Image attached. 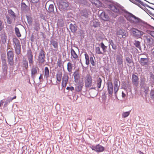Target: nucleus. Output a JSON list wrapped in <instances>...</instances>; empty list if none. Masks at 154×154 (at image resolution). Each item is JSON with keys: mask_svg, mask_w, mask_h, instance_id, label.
Returning <instances> with one entry per match:
<instances>
[{"mask_svg": "<svg viewBox=\"0 0 154 154\" xmlns=\"http://www.w3.org/2000/svg\"><path fill=\"white\" fill-rule=\"evenodd\" d=\"M69 76L67 74H64L62 78V87L65 88L68 82L69 79Z\"/></svg>", "mask_w": 154, "mask_h": 154, "instance_id": "obj_11", "label": "nucleus"}, {"mask_svg": "<svg viewBox=\"0 0 154 154\" xmlns=\"http://www.w3.org/2000/svg\"><path fill=\"white\" fill-rule=\"evenodd\" d=\"M109 43L112 46V48L114 50H116L117 49V46L114 44L113 41L112 40H111L109 41Z\"/></svg>", "mask_w": 154, "mask_h": 154, "instance_id": "obj_32", "label": "nucleus"}, {"mask_svg": "<svg viewBox=\"0 0 154 154\" xmlns=\"http://www.w3.org/2000/svg\"><path fill=\"white\" fill-rule=\"evenodd\" d=\"M27 67H28V64H27Z\"/></svg>", "mask_w": 154, "mask_h": 154, "instance_id": "obj_63", "label": "nucleus"}, {"mask_svg": "<svg viewBox=\"0 0 154 154\" xmlns=\"http://www.w3.org/2000/svg\"><path fill=\"white\" fill-rule=\"evenodd\" d=\"M43 79V75L42 74H41L39 77V79L40 80Z\"/></svg>", "mask_w": 154, "mask_h": 154, "instance_id": "obj_51", "label": "nucleus"}, {"mask_svg": "<svg viewBox=\"0 0 154 154\" xmlns=\"http://www.w3.org/2000/svg\"><path fill=\"white\" fill-rule=\"evenodd\" d=\"M107 90L108 93L112 94L113 93V88L112 83V82H108L107 83Z\"/></svg>", "mask_w": 154, "mask_h": 154, "instance_id": "obj_15", "label": "nucleus"}, {"mask_svg": "<svg viewBox=\"0 0 154 154\" xmlns=\"http://www.w3.org/2000/svg\"><path fill=\"white\" fill-rule=\"evenodd\" d=\"M71 56L74 59H78V56L74 50L72 48L71 49Z\"/></svg>", "mask_w": 154, "mask_h": 154, "instance_id": "obj_21", "label": "nucleus"}, {"mask_svg": "<svg viewBox=\"0 0 154 154\" xmlns=\"http://www.w3.org/2000/svg\"><path fill=\"white\" fill-rule=\"evenodd\" d=\"M140 86L141 88L144 89L145 90V92L146 93L148 91L149 88L144 83L140 85Z\"/></svg>", "mask_w": 154, "mask_h": 154, "instance_id": "obj_27", "label": "nucleus"}, {"mask_svg": "<svg viewBox=\"0 0 154 154\" xmlns=\"http://www.w3.org/2000/svg\"><path fill=\"white\" fill-rule=\"evenodd\" d=\"M45 52L43 49H41L38 57V60L39 63H43L45 61Z\"/></svg>", "mask_w": 154, "mask_h": 154, "instance_id": "obj_7", "label": "nucleus"}, {"mask_svg": "<svg viewBox=\"0 0 154 154\" xmlns=\"http://www.w3.org/2000/svg\"><path fill=\"white\" fill-rule=\"evenodd\" d=\"M100 46L103 52L105 53L106 51V49L107 48V47L106 46L103 42L100 43Z\"/></svg>", "mask_w": 154, "mask_h": 154, "instance_id": "obj_29", "label": "nucleus"}, {"mask_svg": "<svg viewBox=\"0 0 154 154\" xmlns=\"http://www.w3.org/2000/svg\"><path fill=\"white\" fill-rule=\"evenodd\" d=\"M69 90L71 91H72L74 90V88L72 86L70 87Z\"/></svg>", "mask_w": 154, "mask_h": 154, "instance_id": "obj_53", "label": "nucleus"}, {"mask_svg": "<svg viewBox=\"0 0 154 154\" xmlns=\"http://www.w3.org/2000/svg\"><path fill=\"white\" fill-rule=\"evenodd\" d=\"M136 1H138V0H135Z\"/></svg>", "mask_w": 154, "mask_h": 154, "instance_id": "obj_60", "label": "nucleus"}, {"mask_svg": "<svg viewBox=\"0 0 154 154\" xmlns=\"http://www.w3.org/2000/svg\"><path fill=\"white\" fill-rule=\"evenodd\" d=\"M27 55L28 57H33L32 53L31 50H29L27 51Z\"/></svg>", "mask_w": 154, "mask_h": 154, "instance_id": "obj_38", "label": "nucleus"}, {"mask_svg": "<svg viewBox=\"0 0 154 154\" xmlns=\"http://www.w3.org/2000/svg\"><path fill=\"white\" fill-rule=\"evenodd\" d=\"M80 75V73L78 70H76L74 72L73 76L74 78V82H75L78 83L79 82Z\"/></svg>", "mask_w": 154, "mask_h": 154, "instance_id": "obj_10", "label": "nucleus"}, {"mask_svg": "<svg viewBox=\"0 0 154 154\" xmlns=\"http://www.w3.org/2000/svg\"><path fill=\"white\" fill-rule=\"evenodd\" d=\"M23 5H25V4L24 3V4H23Z\"/></svg>", "mask_w": 154, "mask_h": 154, "instance_id": "obj_62", "label": "nucleus"}, {"mask_svg": "<svg viewBox=\"0 0 154 154\" xmlns=\"http://www.w3.org/2000/svg\"><path fill=\"white\" fill-rule=\"evenodd\" d=\"M16 96L14 97L13 98L10 99V101H11L12 100L16 99Z\"/></svg>", "mask_w": 154, "mask_h": 154, "instance_id": "obj_56", "label": "nucleus"}, {"mask_svg": "<svg viewBox=\"0 0 154 154\" xmlns=\"http://www.w3.org/2000/svg\"><path fill=\"white\" fill-rule=\"evenodd\" d=\"M93 150L97 152H101L104 150V147L99 144L95 146H92L89 147Z\"/></svg>", "mask_w": 154, "mask_h": 154, "instance_id": "obj_8", "label": "nucleus"}, {"mask_svg": "<svg viewBox=\"0 0 154 154\" xmlns=\"http://www.w3.org/2000/svg\"><path fill=\"white\" fill-rule=\"evenodd\" d=\"M8 12L10 15L12 16L14 19H15L16 17V16L14 12V11L10 9L8 10Z\"/></svg>", "mask_w": 154, "mask_h": 154, "instance_id": "obj_30", "label": "nucleus"}, {"mask_svg": "<svg viewBox=\"0 0 154 154\" xmlns=\"http://www.w3.org/2000/svg\"><path fill=\"white\" fill-rule=\"evenodd\" d=\"M123 15L127 21L134 26L137 27L142 30H145L149 26L144 21L132 13L126 11Z\"/></svg>", "mask_w": 154, "mask_h": 154, "instance_id": "obj_1", "label": "nucleus"}, {"mask_svg": "<svg viewBox=\"0 0 154 154\" xmlns=\"http://www.w3.org/2000/svg\"><path fill=\"white\" fill-rule=\"evenodd\" d=\"M79 83L78 85L75 87V90L77 92L81 91L83 86V83L82 82Z\"/></svg>", "mask_w": 154, "mask_h": 154, "instance_id": "obj_20", "label": "nucleus"}, {"mask_svg": "<svg viewBox=\"0 0 154 154\" xmlns=\"http://www.w3.org/2000/svg\"><path fill=\"white\" fill-rule=\"evenodd\" d=\"M7 101L8 102L10 103V102H11V101H10V99H9V100H7Z\"/></svg>", "mask_w": 154, "mask_h": 154, "instance_id": "obj_58", "label": "nucleus"}, {"mask_svg": "<svg viewBox=\"0 0 154 154\" xmlns=\"http://www.w3.org/2000/svg\"><path fill=\"white\" fill-rule=\"evenodd\" d=\"M15 31L16 34L18 37H20L21 36V35L19 31V29L17 27H15Z\"/></svg>", "mask_w": 154, "mask_h": 154, "instance_id": "obj_31", "label": "nucleus"}, {"mask_svg": "<svg viewBox=\"0 0 154 154\" xmlns=\"http://www.w3.org/2000/svg\"><path fill=\"white\" fill-rule=\"evenodd\" d=\"M117 62L119 65H122L123 64V60L122 58L120 57H117Z\"/></svg>", "mask_w": 154, "mask_h": 154, "instance_id": "obj_34", "label": "nucleus"}, {"mask_svg": "<svg viewBox=\"0 0 154 154\" xmlns=\"http://www.w3.org/2000/svg\"><path fill=\"white\" fill-rule=\"evenodd\" d=\"M70 87H67L66 89L67 90H69L70 89Z\"/></svg>", "mask_w": 154, "mask_h": 154, "instance_id": "obj_57", "label": "nucleus"}, {"mask_svg": "<svg viewBox=\"0 0 154 154\" xmlns=\"http://www.w3.org/2000/svg\"><path fill=\"white\" fill-rule=\"evenodd\" d=\"M109 8L112 13L113 16L116 17L123 14L125 13L123 12V10L122 9L120 6L116 4H111L109 5Z\"/></svg>", "mask_w": 154, "mask_h": 154, "instance_id": "obj_2", "label": "nucleus"}, {"mask_svg": "<svg viewBox=\"0 0 154 154\" xmlns=\"http://www.w3.org/2000/svg\"><path fill=\"white\" fill-rule=\"evenodd\" d=\"M134 45L137 48L140 50H141V47L140 45V42L138 41H135L134 43Z\"/></svg>", "mask_w": 154, "mask_h": 154, "instance_id": "obj_28", "label": "nucleus"}, {"mask_svg": "<svg viewBox=\"0 0 154 154\" xmlns=\"http://www.w3.org/2000/svg\"><path fill=\"white\" fill-rule=\"evenodd\" d=\"M149 62V60L147 58H141L140 59V62L143 66L147 65Z\"/></svg>", "mask_w": 154, "mask_h": 154, "instance_id": "obj_18", "label": "nucleus"}, {"mask_svg": "<svg viewBox=\"0 0 154 154\" xmlns=\"http://www.w3.org/2000/svg\"><path fill=\"white\" fill-rule=\"evenodd\" d=\"M85 60L89 59V57L87 53H86L85 54Z\"/></svg>", "mask_w": 154, "mask_h": 154, "instance_id": "obj_46", "label": "nucleus"}, {"mask_svg": "<svg viewBox=\"0 0 154 154\" xmlns=\"http://www.w3.org/2000/svg\"><path fill=\"white\" fill-rule=\"evenodd\" d=\"M102 82V80L100 77H97L96 81V83L97 85V87L98 88H100Z\"/></svg>", "mask_w": 154, "mask_h": 154, "instance_id": "obj_22", "label": "nucleus"}, {"mask_svg": "<svg viewBox=\"0 0 154 154\" xmlns=\"http://www.w3.org/2000/svg\"><path fill=\"white\" fill-rule=\"evenodd\" d=\"M147 33L149 34L152 36L154 37V31H150L148 30V31H147Z\"/></svg>", "mask_w": 154, "mask_h": 154, "instance_id": "obj_42", "label": "nucleus"}, {"mask_svg": "<svg viewBox=\"0 0 154 154\" xmlns=\"http://www.w3.org/2000/svg\"><path fill=\"white\" fill-rule=\"evenodd\" d=\"M6 18L7 20V23L9 24H11L12 23V21L11 18L7 15L6 16Z\"/></svg>", "mask_w": 154, "mask_h": 154, "instance_id": "obj_41", "label": "nucleus"}, {"mask_svg": "<svg viewBox=\"0 0 154 154\" xmlns=\"http://www.w3.org/2000/svg\"><path fill=\"white\" fill-rule=\"evenodd\" d=\"M30 1L32 3H37L39 1V0H30Z\"/></svg>", "mask_w": 154, "mask_h": 154, "instance_id": "obj_47", "label": "nucleus"}, {"mask_svg": "<svg viewBox=\"0 0 154 154\" xmlns=\"http://www.w3.org/2000/svg\"><path fill=\"white\" fill-rule=\"evenodd\" d=\"M139 79L138 76L133 74L132 76V81L133 85L136 87H137L139 85Z\"/></svg>", "mask_w": 154, "mask_h": 154, "instance_id": "obj_12", "label": "nucleus"}, {"mask_svg": "<svg viewBox=\"0 0 154 154\" xmlns=\"http://www.w3.org/2000/svg\"><path fill=\"white\" fill-rule=\"evenodd\" d=\"M2 23L1 21L0 20V29H2Z\"/></svg>", "mask_w": 154, "mask_h": 154, "instance_id": "obj_54", "label": "nucleus"}, {"mask_svg": "<svg viewBox=\"0 0 154 154\" xmlns=\"http://www.w3.org/2000/svg\"><path fill=\"white\" fill-rule=\"evenodd\" d=\"M136 1H138V0H135Z\"/></svg>", "mask_w": 154, "mask_h": 154, "instance_id": "obj_61", "label": "nucleus"}, {"mask_svg": "<svg viewBox=\"0 0 154 154\" xmlns=\"http://www.w3.org/2000/svg\"><path fill=\"white\" fill-rule=\"evenodd\" d=\"M13 42L15 45V51L17 54H19L21 52V46L19 40L17 38H14Z\"/></svg>", "mask_w": 154, "mask_h": 154, "instance_id": "obj_5", "label": "nucleus"}, {"mask_svg": "<svg viewBox=\"0 0 154 154\" xmlns=\"http://www.w3.org/2000/svg\"><path fill=\"white\" fill-rule=\"evenodd\" d=\"M38 69L36 67H32L31 69V75L32 78L34 79L35 77V75L37 74Z\"/></svg>", "mask_w": 154, "mask_h": 154, "instance_id": "obj_17", "label": "nucleus"}, {"mask_svg": "<svg viewBox=\"0 0 154 154\" xmlns=\"http://www.w3.org/2000/svg\"><path fill=\"white\" fill-rule=\"evenodd\" d=\"M94 60H95V58L94 57H90V62L91 63V65L93 66H94L95 65Z\"/></svg>", "mask_w": 154, "mask_h": 154, "instance_id": "obj_37", "label": "nucleus"}, {"mask_svg": "<svg viewBox=\"0 0 154 154\" xmlns=\"http://www.w3.org/2000/svg\"><path fill=\"white\" fill-rule=\"evenodd\" d=\"M148 28V27H147L146 28L145 30H142V31L136 28L133 29L131 31L133 36L138 38H141L143 35L147 33Z\"/></svg>", "mask_w": 154, "mask_h": 154, "instance_id": "obj_3", "label": "nucleus"}, {"mask_svg": "<svg viewBox=\"0 0 154 154\" xmlns=\"http://www.w3.org/2000/svg\"><path fill=\"white\" fill-rule=\"evenodd\" d=\"M33 57H28L29 63L30 64H32L33 63Z\"/></svg>", "mask_w": 154, "mask_h": 154, "instance_id": "obj_44", "label": "nucleus"}, {"mask_svg": "<svg viewBox=\"0 0 154 154\" xmlns=\"http://www.w3.org/2000/svg\"><path fill=\"white\" fill-rule=\"evenodd\" d=\"M62 72L60 71L57 72L56 74V83L57 84H60V83L62 78Z\"/></svg>", "mask_w": 154, "mask_h": 154, "instance_id": "obj_14", "label": "nucleus"}, {"mask_svg": "<svg viewBox=\"0 0 154 154\" xmlns=\"http://www.w3.org/2000/svg\"><path fill=\"white\" fill-rule=\"evenodd\" d=\"M119 81L118 79H115L114 81V92L115 94L116 93L119 89V87L120 84H119V85H118V82Z\"/></svg>", "mask_w": 154, "mask_h": 154, "instance_id": "obj_16", "label": "nucleus"}, {"mask_svg": "<svg viewBox=\"0 0 154 154\" xmlns=\"http://www.w3.org/2000/svg\"><path fill=\"white\" fill-rule=\"evenodd\" d=\"M153 55H154V51H153Z\"/></svg>", "mask_w": 154, "mask_h": 154, "instance_id": "obj_59", "label": "nucleus"}, {"mask_svg": "<svg viewBox=\"0 0 154 154\" xmlns=\"http://www.w3.org/2000/svg\"><path fill=\"white\" fill-rule=\"evenodd\" d=\"M130 111H129L123 112L122 114V117L125 118L128 116L130 114Z\"/></svg>", "mask_w": 154, "mask_h": 154, "instance_id": "obj_35", "label": "nucleus"}, {"mask_svg": "<svg viewBox=\"0 0 154 154\" xmlns=\"http://www.w3.org/2000/svg\"><path fill=\"white\" fill-rule=\"evenodd\" d=\"M125 95H126L123 92H122V97H125Z\"/></svg>", "mask_w": 154, "mask_h": 154, "instance_id": "obj_55", "label": "nucleus"}, {"mask_svg": "<svg viewBox=\"0 0 154 154\" xmlns=\"http://www.w3.org/2000/svg\"><path fill=\"white\" fill-rule=\"evenodd\" d=\"M150 95L152 99H154V91L151 90L150 93Z\"/></svg>", "mask_w": 154, "mask_h": 154, "instance_id": "obj_43", "label": "nucleus"}, {"mask_svg": "<svg viewBox=\"0 0 154 154\" xmlns=\"http://www.w3.org/2000/svg\"><path fill=\"white\" fill-rule=\"evenodd\" d=\"M48 11L49 12H52L54 11V6L53 5H50L48 8Z\"/></svg>", "mask_w": 154, "mask_h": 154, "instance_id": "obj_40", "label": "nucleus"}, {"mask_svg": "<svg viewBox=\"0 0 154 154\" xmlns=\"http://www.w3.org/2000/svg\"><path fill=\"white\" fill-rule=\"evenodd\" d=\"M116 34L118 37L120 38H125L127 36V34L125 31L124 30L122 29L117 30Z\"/></svg>", "mask_w": 154, "mask_h": 154, "instance_id": "obj_9", "label": "nucleus"}, {"mask_svg": "<svg viewBox=\"0 0 154 154\" xmlns=\"http://www.w3.org/2000/svg\"><path fill=\"white\" fill-rule=\"evenodd\" d=\"M70 29L72 32H75L77 30V27L74 25H73L71 23L69 25Z\"/></svg>", "mask_w": 154, "mask_h": 154, "instance_id": "obj_26", "label": "nucleus"}, {"mask_svg": "<svg viewBox=\"0 0 154 154\" xmlns=\"http://www.w3.org/2000/svg\"><path fill=\"white\" fill-rule=\"evenodd\" d=\"M7 58L8 63L10 66H12L14 64V55L13 51H7Z\"/></svg>", "mask_w": 154, "mask_h": 154, "instance_id": "obj_6", "label": "nucleus"}, {"mask_svg": "<svg viewBox=\"0 0 154 154\" xmlns=\"http://www.w3.org/2000/svg\"><path fill=\"white\" fill-rule=\"evenodd\" d=\"M51 44L55 49H57L58 47V43L56 41L52 40L51 41Z\"/></svg>", "mask_w": 154, "mask_h": 154, "instance_id": "obj_24", "label": "nucleus"}, {"mask_svg": "<svg viewBox=\"0 0 154 154\" xmlns=\"http://www.w3.org/2000/svg\"><path fill=\"white\" fill-rule=\"evenodd\" d=\"M44 76L46 79H47L49 76V71L48 68L45 67L44 69Z\"/></svg>", "mask_w": 154, "mask_h": 154, "instance_id": "obj_23", "label": "nucleus"}, {"mask_svg": "<svg viewBox=\"0 0 154 154\" xmlns=\"http://www.w3.org/2000/svg\"><path fill=\"white\" fill-rule=\"evenodd\" d=\"M126 60L128 63H131L132 62V56L131 55V58L129 57H127L126 58Z\"/></svg>", "mask_w": 154, "mask_h": 154, "instance_id": "obj_39", "label": "nucleus"}, {"mask_svg": "<svg viewBox=\"0 0 154 154\" xmlns=\"http://www.w3.org/2000/svg\"><path fill=\"white\" fill-rule=\"evenodd\" d=\"M89 63V60H86L85 63L86 64L88 65Z\"/></svg>", "mask_w": 154, "mask_h": 154, "instance_id": "obj_50", "label": "nucleus"}, {"mask_svg": "<svg viewBox=\"0 0 154 154\" xmlns=\"http://www.w3.org/2000/svg\"><path fill=\"white\" fill-rule=\"evenodd\" d=\"M93 23V26L95 27H97L99 24L98 22H97L96 21H94Z\"/></svg>", "mask_w": 154, "mask_h": 154, "instance_id": "obj_45", "label": "nucleus"}, {"mask_svg": "<svg viewBox=\"0 0 154 154\" xmlns=\"http://www.w3.org/2000/svg\"><path fill=\"white\" fill-rule=\"evenodd\" d=\"M58 66L59 67H61L62 65V63L60 61L59 62H58Z\"/></svg>", "mask_w": 154, "mask_h": 154, "instance_id": "obj_49", "label": "nucleus"}, {"mask_svg": "<svg viewBox=\"0 0 154 154\" xmlns=\"http://www.w3.org/2000/svg\"><path fill=\"white\" fill-rule=\"evenodd\" d=\"M4 102L3 100L1 101L0 102V106H1L3 104Z\"/></svg>", "mask_w": 154, "mask_h": 154, "instance_id": "obj_52", "label": "nucleus"}, {"mask_svg": "<svg viewBox=\"0 0 154 154\" xmlns=\"http://www.w3.org/2000/svg\"><path fill=\"white\" fill-rule=\"evenodd\" d=\"M82 16H83L85 18H87L88 17V14H84V13L82 14Z\"/></svg>", "mask_w": 154, "mask_h": 154, "instance_id": "obj_48", "label": "nucleus"}, {"mask_svg": "<svg viewBox=\"0 0 154 154\" xmlns=\"http://www.w3.org/2000/svg\"><path fill=\"white\" fill-rule=\"evenodd\" d=\"M96 53L98 54H103V53L100 50L99 47H96L95 48Z\"/></svg>", "mask_w": 154, "mask_h": 154, "instance_id": "obj_36", "label": "nucleus"}, {"mask_svg": "<svg viewBox=\"0 0 154 154\" xmlns=\"http://www.w3.org/2000/svg\"><path fill=\"white\" fill-rule=\"evenodd\" d=\"M72 64L70 62H68L67 64V69L69 72H71L72 71Z\"/></svg>", "mask_w": 154, "mask_h": 154, "instance_id": "obj_25", "label": "nucleus"}, {"mask_svg": "<svg viewBox=\"0 0 154 154\" xmlns=\"http://www.w3.org/2000/svg\"><path fill=\"white\" fill-rule=\"evenodd\" d=\"M40 29V24L39 23H35L34 29L36 31H38Z\"/></svg>", "mask_w": 154, "mask_h": 154, "instance_id": "obj_33", "label": "nucleus"}, {"mask_svg": "<svg viewBox=\"0 0 154 154\" xmlns=\"http://www.w3.org/2000/svg\"><path fill=\"white\" fill-rule=\"evenodd\" d=\"M100 17L105 21H108L110 20V18L107 14L104 12H102L100 14Z\"/></svg>", "mask_w": 154, "mask_h": 154, "instance_id": "obj_13", "label": "nucleus"}, {"mask_svg": "<svg viewBox=\"0 0 154 154\" xmlns=\"http://www.w3.org/2000/svg\"><path fill=\"white\" fill-rule=\"evenodd\" d=\"M85 87L86 88H90V89H94L92 86V79L91 76L89 74H88L85 78Z\"/></svg>", "mask_w": 154, "mask_h": 154, "instance_id": "obj_4", "label": "nucleus"}, {"mask_svg": "<svg viewBox=\"0 0 154 154\" xmlns=\"http://www.w3.org/2000/svg\"><path fill=\"white\" fill-rule=\"evenodd\" d=\"M68 6V4L67 2H62L60 4L59 7L63 9H65L67 8Z\"/></svg>", "mask_w": 154, "mask_h": 154, "instance_id": "obj_19", "label": "nucleus"}]
</instances>
